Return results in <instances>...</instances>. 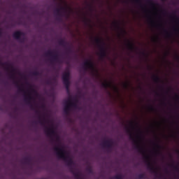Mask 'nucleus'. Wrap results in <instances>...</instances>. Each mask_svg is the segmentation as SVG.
<instances>
[{
	"label": "nucleus",
	"mask_w": 179,
	"mask_h": 179,
	"mask_svg": "<svg viewBox=\"0 0 179 179\" xmlns=\"http://www.w3.org/2000/svg\"><path fill=\"white\" fill-rule=\"evenodd\" d=\"M169 166H170V167H172V169H174V170H176V171H179L178 166H176V165H174V164H170Z\"/></svg>",
	"instance_id": "obj_28"
},
{
	"label": "nucleus",
	"mask_w": 179,
	"mask_h": 179,
	"mask_svg": "<svg viewBox=\"0 0 179 179\" xmlns=\"http://www.w3.org/2000/svg\"><path fill=\"white\" fill-rule=\"evenodd\" d=\"M54 1V2H57L58 0H53Z\"/></svg>",
	"instance_id": "obj_56"
},
{
	"label": "nucleus",
	"mask_w": 179,
	"mask_h": 179,
	"mask_svg": "<svg viewBox=\"0 0 179 179\" xmlns=\"http://www.w3.org/2000/svg\"><path fill=\"white\" fill-rule=\"evenodd\" d=\"M53 80H56V79H55V78H53Z\"/></svg>",
	"instance_id": "obj_62"
},
{
	"label": "nucleus",
	"mask_w": 179,
	"mask_h": 179,
	"mask_svg": "<svg viewBox=\"0 0 179 179\" xmlns=\"http://www.w3.org/2000/svg\"><path fill=\"white\" fill-rule=\"evenodd\" d=\"M166 173H169V171L166 170Z\"/></svg>",
	"instance_id": "obj_61"
},
{
	"label": "nucleus",
	"mask_w": 179,
	"mask_h": 179,
	"mask_svg": "<svg viewBox=\"0 0 179 179\" xmlns=\"http://www.w3.org/2000/svg\"><path fill=\"white\" fill-rule=\"evenodd\" d=\"M110 179H123V178H122V174H119V175H116L113 178H111Z\"/></svg>",
	"instance_id": "obj_31"
},
{
	"label": "nucleus",
	"mask_w": 179,
	"mask_h": 179,
	"mask_svg": "<svg viewBox=\"0 0 179 179\" xmlns=\"http://www.w3.org/2000/svg\"><path fill=\"white\" fill-rule=\"evenodd\" d=\"M2 65H6V70L9 71V68H11V74L10 76V79H15V74L13 73L14 72H16V69L13 68V66H12L9 63H3Z\"/></svg>",
	"instance_id": "obj_14"
},
{
	"label": "nucleus",
	"mask_w": 179,
	"mask_h": 179,
	"mask_svg": "<svg viewBox=\"0 0 179 179\" xmlns=\"http://www.w3.org/2000/svg\"><path fill=\"white\" fill-rule=\"evenodd\" d=\"M71 107H73V108H78V104L76 102H72V100L69 99L66 101V105L64 108V113L66 115H69V111H71Z\"/></svg>",
	"instance_id": "obj_8"
},
{
	"label": "nucleus",
	"mask_w": 179,
	"mask_h": 179,
	"mask_svg": "<svg viewBox=\"0 0 179 179\" xmlns=\"http://www.w3.org/2000/svg\"><path fill=\"white\" fill-rule=\"evenodd\" d=\"M72 51V47L69 45V46L66 48V54H71Z\"/></svg>",
	"instance_id": "obj_27"
},
{
	"label": "nucleus",
	"mask_w": 179,
	"mask_h": 179,
	"mask_svg": "<svg viewBox=\"0 0 179 179\" xmlns=\"http://www.w3.org/2000/svg\"><path fill=\"white\" fill-rule=\"evenodd\" d=\"M8 15H10L11 13H10V11H8Z\"/></svg>",
	"instance_id": "obj_52"
},
{
	"label": "nucleus",
	"mask_w": 179,
	"mask_h": 179,
	"mask_svg": "<svg viewBox=\"0 0 179 179\" xmlns=\"http://www.w3.org/2000/svg\"><path fill=\"white\" fill-rule=\"evenodd\" d=\"M146 178V175H145V173H140L138 176V179H145Z\"/></svg>",
	"instance_id": "obj_30"
},
{
	"label": "nucleus",
	"mask_w": 179,
	"mask_h": 179,
	"mask_svg": "<svg viewBox=\"0 0 179 179\" xmlns=\"http://www.w3.org/2000/svg\"><path fill=\"white\" fill-rule=\"evenodd\" d=\"M0 76H1V73H0Z\"/></svg>",
	"instance_id": "obj_64"
},
{
	"label": "nucleus",
	"mask_w": 179,
	"mask_h": 179,
	"mask_svg": "<svg viewBox=\"0 0 179 179\" xmlns=\"http://www.w3.org/2000/svg\"><path fill=\"white\" fill-rule=\"evenodd\" d=\"M62 79L66 91L69 92V87L71 86V72L69 69H67V71L62 74Z\"/></svg>",
	"instance_id": "obj_5"
},
{
	"label": "nucleus",
	"mask_w": 179,
	"mask_h": 179,
	"mask_svg": "<svg viewBox=\"0 0 179 179\" xmlns=\"http://www.w3.org/2000/svg\"><path fill=\"white\" fill-rule=\"evenodd\" d=\"M154 145L155 146V148H157V150L155 151V153L157 155H162V149H163V147H162V145H160V144L159 143H154Z\"/></svg>",
	"instance_id": "obj_18"
},
{
	"label": "nucleus",
	"mask_w": 179,
	"mask_h": 179,
	"mask_svg": "<svg viewBox=\"0 0 179 179\" xmlns=\"http://www.w3.org/2000/svg\"><path fill=\"white\" fill-rule=\"evenodd\" d=\"M152 79H153L154 82H155V83H160V82H162V80L160 79V77L158 76L154 75L152 76Z\"/></svg>",
	"instance_id": "obj_24"
},
{
	"label": "nucleus",
	"mask_w": 179,
	"mask_h": 179,
	"mask_svg": "<svg viewBox=\"0 0 179 179\" xmlns=\"http://www.w3.org/2000/svg\"><path fill=\"white\" fill-rule=\"evenodd\" d=\"M55 13L58 16L57 20L62 22V17H66V19L71 17V14L73 13V9L66 4V7L61 6L59 8H56Z\"/></svg>",
	"instance_id": "obj_2"
},
{
	"label": "nucleus",
	"mask_w": 179,
	"mask_h": 179,
	"mask_svg": "<svg viewBox=\"0 0 179 179\" xmlns=\"http://www.w3.org/2000/svg\"><path fill=\"white\" fill-rule=\"evenodd\" d=\"M33 96H31V94H30V93H29L27 95L24 94V101L25 103H27V104H28L29 106H30V108H31V110H34V106H33V104H31V100H33Z\"/></svg>",
	"instance_id": "obj_13"
},
{
	"label": "nucleus",
	"mask_w": 179,
	"mask_h": 179,
	"mask_svg": "<svg viewBox=\"0 0 179 179\" xmlns=\"http://www.w3.org/2000/svg\"><path fill=\"white\" fill-rule=\"evenodd\" d=\"M1 110H2V107H1V106H0V111H1Z\"/></svg>",
	"instance_id": "obj_55"
},
{
	"label": "nucleus",
	"mask_w": 179,
	"mask_h": 179,
	"mask_svg": "<svg viewBox=\"0 0 179 179\" xmlns=\"http://www.w3.org/2000/svg\"><path fill=\"white\" fill-rule=\"evenodd\" d=\"M127 48L129 51L134 52L135 50H138V48L135 47V45L131 42L129 40H127Z\"/></svg>",
	"instance_id": "obj_16"
},
{
	"label": "nucleus",
	"mask_w": 179,
	"mask_h": 179,
	"mask_svg": "<svg viewBox=\"0 0 179 179\" xmlns=\"http://www.w3.org/2000/svg\"><path fill=\"white\" fill-rule=\"evenodd\" d=\"M45 55L46 57H52L51 62H57L58 64H62V62H61V59H59V57H58V54L57 53V52L48 50L45 53Z\"/></svg>",
	"instance_id": "obj_9"
},
{
	"label": "nucleus",
	"mask_w": 179,
	"mask_h": 179,
	"mask_svg": "<svg viewBox=\"0 0 179 179\" xmlns=\"http://www.w3.org/2000/svg\"><path fill=\"white\" fill-rule=\"evenodd\" d=\"M162 2H166V1H167V0H162Z\"/></svg>",
	"instance_id": "obj_54"
},
{
	"label": "nucleus",
	"mask_w": 179,
	"mask_h": 179,
	"mask_svg": "<svg viewBox=\"0 0 179 179\" xmlns=\"http://www.w3.org/2000/svg\"><path fill=\"white\" fill-rule=\"evenodd\" d=\"M36 113L37 114H40V112H39L38 110H36Z\"/></svg>",
	"instance_id": "obj_50"
},
{
	"label": "nucleus",
	"mask_w": 179,
	"mask_h": 179,
	"mask_svg": "<svg viewBox=\"0 0 179 179\" xmlns=\"http://www.w3.org/2000/svg\"><path fill=\"white\" fill-rule=\"evenodd\" d=\"M156 94H157V96H159V93L157 92Z\"/></svg>",
	"instance_id": "obj_59"
},
{
	"label": "nucleus",
	"mask_w": 179,
	"mask_h": 179,
	"mask_svg": "<svg viewBox=\"0 0 179 179\" xmlns=\"http://www.w3.org/2000/svg\"><path fill=\"white\" fill-rule=\"evenodd\" d=\"M159 179H162V175L159 176Z\"/></svg>",
	"instance_id": "obj_53"
},
{
	"label": "nucleus",
	"mask_w": 179,
	"mask_h": 179,
	"mask_svg": "<svg viewBox=\"0 0 179 179\" xmlns=\"http://www.w3.org/2000/svg\"><path fill=\"white\" fill-rule=\"evenodd\" d=\"M46 84H47V85H52V81H51V80H48L46 81Z\"/></svg>",
	"instance_id": "obj_39"
},
{
	"label": "nucleus",
	"mask_w": 179,
	"mask_h": 179,
	"mask_svg": "<svg viewBox=\"0 0 179 179\" xmlns=\"http://www.w3.org/2000/svg\"><path fill=\"white\" fill-rule=\"evenodd\" d=\"M27 85L28 86H29V89H30V90L31 91L32 93L36 94V96H38V93H37V91H36V90H34V88H33V85H30L29 83H27Z\"/></svg>",
	"instance_id": "obj_23"
},
{
	"label": "nucleus",
	"mask_w": 179,
	"mask_h": 179,
	"mask_svg": "<svg viewBox=\"0 0 179 179\" xmlns=\"http://www.w3.org/2000/svg\"><path fill=\"white\" fill-rule=\"evenodd\" d=\"M86 172L89 173V174H93V169L92 168L91 166H88L86 168Z\"/></svg>",
	"instance_id": "obj_25"
},
{
	"label": "nucleus",
	"mask_w": 179,
	"mask_h": 179,
	"mask_svg": "<svg viewBox=\"0 0 179 179\" xmlns=\"http://www.w3.org/2000/svg\"><path fill=\"white\" fill-rule=\"evenodd\" d=\"M59 45H62V47H64V48H66V45H69V43L66 42V41L64 39H60L59 41Z\"/></svg>",
	"instance_id": "obj_21"
},
{
	"label": "nucleus",
	"mask_w": 179,
	"mask_h": 179,
	"mask_svg": "<svg viewBox=\"0 0 179 179\" xmlns=\"http://www.w3.org/2000/svg\"><path fill=\"white\" fill-rule=\"evenodd\" d=\"M14 83H15V85H18V84H19V83H17V81L14 82Z\"/></svg>",
	"instance_id": "obj_48"
},
{
	"label": "nucleus",
	"mask_w": 179,
	"mask_h": 179,
	"mask_svg": "<svg viewBox=\"0 0 179 179\" xmlns=\"http://www.w3.org/2000/svg\"><path fill=\"white\" fill-rule=\"evenodd\" d=\"M144 159L147 163L148 169L151 172L153 173L155 176L159 174V168L155 167V165L152 162H150V157L148 155H145Z\"/></svg>",
	"instance_id": "obj_7"
},
{
	"label": "nucleus",
	"mask_w": 179,
	"mask_h": 179,
	"mask_svg": "<svg viewBox=\"0 0 179 179\" xmlns=\"http://www.w3.org/2000/svg\"><path fill=\"white\" fill-rule=\"evenodd\" d=\"M162 13H166V10H163Z\"/></svg>",
	"instance_id": "obj_51"
},
{
	"label": "nucleus",
	"mask_w": 179,
	"mask_h": 179,
	"mask_svg": "<svg viewBox=\"0 0 179 179\" xmlns=\"http://www.w3.org/2000/svg\"><path fill=\"white\" fill-rule=\"evenodd\" d=\"M54 150L55 152H56V156L58 157V159L64 160L68 167H70V171H71V170H73V168H72V166H75V162H73V159H72L71 157L68 155L66 150L64 149V147L59 148L58 146H56L54 148Z\"/></svg>",
	"instance_id": "obj_1"
},
{
	"label": "nucleus",
	"mask_w": 179,
	"mask_h": 179,
	"mask_svg": "<svg viewBox=\"0 0 179 179\" xmlns=\"http://www.w3.org/2000/svg\"><path fill=\"white\" fill-rule=\"evenodd\" d=\"M21 12H22V13H26V10H22Z\"/></svg>",
	"instance_id": "obj_42"
},
{
	"label": "nucleus",
	"mask_w": 179,
	"mask_h": 179,
	"mask_svg": "<svg viewBox=\"0 0 179 179\" xmlns=\"http://www.w3.org/2000/svg\"><path fill=\"white\" fill-rule=\"evenodd\" d=\"M84 22H85V23H86V24H87V23H90V22H92V20L87 19V17H85Z\"/></svg>",
	"instance_id": "obj_36"
},
{
	"label": "nucleus",
	"mask_w": 179,
	"mask_h": 179,
	"mask_svg": "<svg viewBox=\"0 0 179 179\" xmlns=\"http://www.w3.org/2000/svg\"><path fill=\"white\" fill-rule=\"evenodd\" d=\"M13 37L20 41V43H24L26 41V34L20 31H15L13 34Z\"/></svg>",
	"instance_id": "obj_10"
},
{
	"label": "nucleus",
	"mask_w": 179,
	"mask_h": 179,
	"mask_svg": "<svg viewBox=\"0 0 179 179\" xmlns=\"http://www.w3.org/2000/svg\"><path fill=\"white\" fill-rule=\"evenodd\" d=\"M45 134L48 136H54V138H56V142H57V143H61V138L57 134V131H55V129H54V125L52 124L50 127H45Z\"/></svg>",
	"instance_id": "obj_6"
},
{
	"label": "nucleus",
	"mask_w": 179,
	"mask_h": 179,
	"mask_svg": "<svg viewBox=\"0 0 179 179\" xmlns=\"http://www.w3.org/2000/svg\"><path fill=\"white\" fill-rule=\"evenodd\" d=\"M42 108H45V106H44V105H42Z\"/></svg>",
	"instance_id": "obj_49"
},
{
	"label": "nucleus",
	"mask_w": 179,
	"mask_h": 179,
	"mask_svg": "<svg viewBox=\"0 0 179 179\" xmlns=\"http://www.w3.org/2000/svg\"><path fill=\"white\" fill-rule=\"evenodd\" d=\"M101 87H103V89H108V87H113L114 90L118 92V87H117V86L115 85L113 86V83L111 82L108 83L106 81L105 83H102Z\"/></svg>",
	"instance_id": "obj_15"
},
{
	"label": "nucleus",
	"mask_w": 179,
	"mask_h": 179,
	"mask_svg": "<svg viewBox=\"0 0 179 179\" xmlns=\"http://www.w3.org/2000/svg\"><path fill=\"white\" fill-rule=\"evenodd\" d=\"M94 42L97 45L99 48V55L101 59H104V58H107L108 55H107V49H106V43L101 40L100 38H95Z\"/></svg>",
	"instance_id": "obj_3"
},
{
	"label": "nucleus",
	"mask_w": 179,
	"mask_h": 179,
	"mask_svg": "<svg viewBox=\"0 0 179 179\" xmlns=\"http://www.w3.org/2000/svg\"><path fill=\"white\" fill-rule=\"evenodd\" d=\"M148 108L150 111H156V109L152 106H150Z\"/></svg>",
	"instance_id": "obj_37"
},
{
	"label": "nucleus",
	"mask_w": 179,
	"mask_h": 179,
	"mask_svg": "<svg viewBox=\"0 0 179 179\" xmlns=\"http://www.w3.org/2000/svg\"><path fill=\"white\" fill-rule=\"evenodd\" d=\"M113 24H114V26H115V27L116 29H117L118 30H122V31H123V33H126V32H125V30L121 29V27L120 26V22H113Z\"/></svg>",
	"instance_id": "obj_22"
},
{
	"label": "nucleus",
	"mask_w": 179,
	"mask_h": 179,
	"mask_svg": "<svg viewBox=\"0 0 179 179\" xmlns=\"http://www.w3.org/2000/svg\"><path fill=\"white\" fill-rule=\"evenodd\" d=\"M138 131L140 132V134H142V131H141V129H139V127H138Z\"/></svg>",
	"instance_id": "obj_45"
},
{
	"label": "nucleus",
	"mask_w": 179,
	"mask_h": 179,
	"mask_svg": "<svg viewBox=\"0 0 179 179\" xmlns=\"http://www.w3.org/2000/svg\"><path fill=\"white\" fill-rule=\"evenodd\" d=\"M33 76H40V72L38 71H35L32 72Z\"/></svg>",
	"instance_id": "obj_32"
},
{
	"label": "nucleus",
	"mask_w": 179,
	"mask_h": 179,
	"mask_svg": "<svg viewBox=\"0 0 179 179\" xmlns=\"http://www.w3.org/2000/svg\"><path fill=\"white\" fill-rule=\"evenodd\" d=\"M125 129L127 132V134H129V138L131 141H134V144H135V149L136 150H138V152L139 153H141L142 155H146V151L145 150V148H143V146L139 145V142H138L136 140H135V138H134V134H132V131L131 130V129H129V127H126Z\"/></svg>",
	"instance_id": "obj_4"
},
{
	"label": "nucleus",
	"mask_w": 179,
	"mask_h": 179,
	"mask_svg": "<svg viewBox=\"0 0 179 179\" xmlns=\"http://www.w3.org/2000/svg\"><path fill=\"white\" fill-rule=\"evenodd\" d=\"M137 138H138V139H141V136H137Z\"/></svg>",
	"instance_id": "obj_47"
},
{
	"label": "nucleus",
	"mask_w": 179,
	"mask_h": 179,
	"mask_svg": "<svg viewBox=\"0 0 179 179\" xmlns=\"http://www.w3.org/2000/svg\"><path fill=\"white\" fill-rule=\"evenodd\" d=\"M83 68L84 71H86L87 69H91V71H92L93 72L97 73V70H96V69L94 68V64L90 59H87L84 62Z\"/></svg>",
	"instance_id": "obj_11"
},
{
	"label": "nucleus",
	"mask_w": 179,
	"mask_h": 179,
	"mask_svg": "<svg viewBox=\"0 0 179 179\" xmlns=\"http://www.w3.org/2000/svg\"><path fill=\"white\" fill-rule=\"evenodd\" d=\"M123 87H124V89H128V87H129V83H124L123 84Z\"/></svg>",
	"instance_id": "obj_35"
},
{
	"label": "nucleus",
	"mask_w": 179,
	"mask_h": 179,
	"mask_svg": "<svg viewBox=\"0 0 179 179\" xmlns=\"http://www.w3.org/2000/svg\"><path fill=\"white\" fill-rule=\"evenodd\" d=\"M142 55H143V57H145L146 58H148V55L145 52H141Z\"/></svg>",
	"instance_id": "obj_40"
},
{
	"label": "nucleus",
	"mask_w": 179,
	"mask_h": 179,
	"mask_svg": "<svg viewBox=\"0 0 179 179\" xmlns=\"http://www.w3.org/2000/svg\"><path fill=\"white\" fill-rule=\"evenodd\" d=\"M71 173L73 174L76 179H83L82 178V173L80 172H75V171L71 170Z\"/></svg>",
	"instance_id": "obj_19"
},
{
	"label": "nucleus",
	"mask_w": 179,
	"mask_h": 179,
	"mask_svg": "<svg viewBox=\"0 0 179 179\" xmlns=\"http://www.w3.org/2000/svg\"><path fill=\"white\" fill-rule=\"evenodd\" d=\"M38 119L41 125H45V124H50V120L46 119L45 116L43 117V120H41V116H39Z\"/></svg>",
	"instance_id": "obj_17"
},
{
	"label": "nucleus",
	"mask_w": 179,
	"mask_h": 179,
	"mask_svg": "<svg viewBox=\"0 0 179 179\" xmlns=\"http://www.w3.org/2000/svg\"><path fill=\"white\" fill-rule=\"evenodd\" d=\"M157 40H159V38L157 37V38H154L153 41H157Z\"/></svg>",
	"instance_id": "obj_43"
},
{
	"label": "nucleus",
	"mask_w": 179,
	"mask_h": 179,
	"mask_svg": "<svg viewBox=\"0 0 179 179\" xmlns=\"http://www.w3.org/2000/svg\"><path fill=\"white\" fill-rule=\"evenodd\" d=\"M148 3H149L150 5H151V6H155L156 4H155V3L153 2V1L152 0H146Z\"/></svg>",
	"instance_id": "obj_33"
},
{
	"label": "nucleus",
	"mask_w": 179,
	"mask_h": 179,
	"mask_svg": "<svg viewBox=\"0 0 179 179\" xmlns=\"http://www.w3.org/2000/svg\"><path fill=\"white\" fill-rule=\"evenodd\" d=\"M134 2L138 5H140V8H141V9L143 10L145 9V8L143 7V5H142V1H141V0H134Z\"/></svg>",
	"instance_id": "obj_26"
},
{
	"label": "nucleus",
	"mask_w": 179,
	"mask_h": 179,
	"mask_svg": "<svg viewBox=\"0 0 179 179\" xmlns=\"http://www.w3.org/2000/svg\"><path fill=\"white\" fill-rule=\"evenodd\" d=\"M16 110H17V108H15V110L16 111Z\"/></svg>",
	"instance_id": "obj_60"
},
{
	"label": "nucleus",
	"mask_w": 179,
	"mask_h": 179,
	"mask_svg": "<svg viewBox=\"0 0 179 179\" xmlns=\"http://www.w3.org/2000/svg\"><path fill=\"white\" fill-rule=\"evenodd\" d=\"M176 59H178V61L179 62V55L176 56Z\"/></svg>",
	"instance_id": "obj_46"
},
{
	"label": "nucleus",
	"mask_w": 179,
	"mask_h": 179,
	"mask_svg": "<svg viewBox=\"0 0 179 179\" xmlns=\"http://www.w3.org/2000/svg\"><path fill=\"white\" fill-rule=\"evenodd\" d=\"M151 23H154V22H153V21H152V22H151Z\"/></svg>",
	"instance_id": "obj_63"
},
{
	"label": "nucleus",
	"mask_w": 179,
	"mask_h": 179,
	"mask_svg": "<svg viewBox=\"0 0 179 179\" xmlns=\"http://www.w3.org/2000/svg\"><path fill=\"white\" fill-rule=\"evenodd\" d=\"M164 31L165 33L166 37H167L168 38H170V37H171V34L170 32H168L167 30L164 29Z\"/></svg>",
	"instance_id": "obj_29"
},
{
	"label": "nucleus",
	"mask_w": 179,
	"mask_h": 179,
	"mask_svg": "<svg viewBox=\"0 0 179 179\" xmlns=\"http://www.w3.org/2000/svg\"><path fill=\"white\" fill-rule=\"evenodd\" d=\"M18 87V92H22V93H26V91L23 88H22L20 86H17Z\"/></svg>",
	"instance_id": "obj_34"
},
{
	"label": "nucleus",
	"mask_w": 179,
	"mask_h": 179,
	"mask_svg": "<svg viewBox=\"0 0 179 179\" xmlns=\"http://www.w3.org/2000/svg\"><path fill=\"white\" fill-rule=\"evenodd\" d=\"M0 37H2V29L0 28Z\"/></svg>",
	"instance_id": "obj_41"
},
{
	"label": "nucleus",
	"mask_w": 179,
	"mask_h": 179,
	"mask_svg": "<svg viewBox=\"0 0 179 179\" xmlns=\"http://www.w3.org/2000/svg\"><path fill=\"white\" fill-rule=\"evenodd\" d=\"M130 127L132 129H135V124H134V122H130Z\"/></svg>",
	"instance_id": "obj_38"
},
{
	"label": "nucleus",
	"mask_w": 179,
	"mask_h": 179,
	"mask_svg": "<svg viewBox=\"0 0 179 179\" xmlns=\"http://www.w3.org/2000/svg\"><path fill=\"white\" fill-rule=\"evenodd\" d=\"M22 162L24 164H30L31 163V157H25L24 159H22Z\"/></svg>",
	"instance_id": "obj_20"
},
{
	"label": "nucleus",
	"mask_w": 179,
	"mask_h": 179,
	"mask_svg": "<svg viewBox=\"0 0 179 179\" xmlns=\"http://www.w3.org/2000/svg\"><path fill=\"white\" fill-rule=\"evenodd\" d=\"M103 148H106L108 152H111L114 147V141L113 140H106L102 143Z\"/></svg>",
	"instance_id": "obj_12"
},
{
	"label": "nucleus",
	"mask_w": 179,
	"mask_h": 179,
	"mask_svg": "<svg viewBox=\"0 0 179 179\" xmlns=\"http://www.w3.org/2000/svg\"><path fill=\"white\" fill-rule=\"evenodd\" d=\"M176 99H177L178 100H179V96H178V95L176 94Z\"/></svg>",
	"instance_id": "obj_44"
},
{
	"label": "nucleus",
	"mask_w": 179,
	"mask_h": 179,
	"mask_svg": "<svg viewBox=\"0 0 179 179\" xmlns=\"http://www.w3.org/2000/svg\"><path fill=\"white\" fill-rule=\"evenodd\" d=\"M22 8H26V6H24H24H22Z\"/></svg>",
	"instance_id": "obj_57"
},
{
	"label": "nucleus",
	"mask_w": 179,
	"mask_h": 179,
	"mask_svg": "<svg viewBox=\"0 0 179 179\" xmlns=\"http://www.w3.org/2000/svg\"><path fill=\"white\" fill-rule=\"evenodd\" d=\"M136 127L138 128V123H136Z\"/></svg>",
	"instance_id": "obj_58"
}]
</instances>
